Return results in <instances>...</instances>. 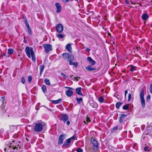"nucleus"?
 I'll return each instance as SVG.
<instances>
[{
    "label": "nucleus",
    "instance_id": "nucleus-1",
    "mask_svg": "<svg viewBox=\"0 0 152 152\" xmlns=\"http://www.w3.org/2000/svg\"><path fill=\"white\" fill-rule=\"evenodd\" d=\"M25 52L29 58H30L31 57L32 60L34 62L36 61V57L32 47L26 46L25 48Z\"/></svg>",
    "mask_w": 152,
    "mask_h": 152
},
{
    "label": "nucleus",
    "instance_id": "nucleus-2",
    "mask_svg": "<svg viewBox=\"0 0 152 152\" xmlns=\"http://www.w3.org/2000/svg\"><path fill=\"white\" fill-rule=\"evenodd\" d=\"M8 149L10 151L9 152H19L20 151V147L18 145H15L13 143H11L9 145Z\"/></svg>",
    "mask_w": 152,
    "mask_h": 152
},
{
    "label": "nucleus",
    "instance_id": "nucleus-3",
    "mask_svg": "<svg viewBox=\"0 0 152 152\" xmlns=\"http://www.w3.org/2000/svg\"><path fill=\"white\" fill-rule=\"evenodd\" d=\"M144 90L142 88L140 94V100L141 104L142 107L144 108L145 107V103L144 97Z\"/></svg>",
    "mask_w": 152,
    "mask_h": 152
},
{
    "label": "nucleus",
    "instance_id": "nucleus-4",
    "mask_svg": "<svg viewBox=\"0 0 152 152\" xmlns=\"http://www.w3.org/2000/svg\"><path fill=\"white\" fill-rule=\"evenodd\" d=\"M43 129V125L41 123H36L34 126V130L35 132H39Z\"/></svg>",
    "mask_w": 152,
    "mask_h": 152
},
{
    "label": "nucleus",
    "instance_id": "nucleus-5",
    "mask_svg": "<svg viewBox=\"0 0 152 152\" xmlns=\"http://www.w3.org/2000/svg\"><path fill=\"white\" fill-rule=\"evenodd\" d=\"M91 143L93 145L92 149H94V151H96L98 148L99 143L93 137L91 138Z\"/></svg>",
    "mask_w": 152,
    "mask_h": 152
},
{
    "label": "nucleus",
    "instance_id": "nucleus-6",
    "mask_svg": "<svg viewBox=\"0 0 152 152\" xmlns=\"http://www.w3.org/2000/svg\"><path fill=\"white\" fill-rule=\"evenodd\" d=\"M43 47L45 49V52L46 53H48L49 51L52 50V46L51 45L46 44L43 45Z\"/></svg>",
    "mask_w": 152,
    "mask_h": 152
},
{
    "label": "nucleus",
    "instance_id": "nucleus-7",
    "mask_svg": "<svg viewBox=\"0 0 152 152\" xmlns=\"http://www.w3.org/2000/svg\"><path fill=\"white\" fill-rule=\"evenodd\" d=\"M65 134H63L61 135L58 139V145L63 143L64 140L65 139Z\"/></svg>",
    "mask_w": 152,
    "mask_h": 152
},
{
    "label": "nucleus",
    "instance_id": "nucleus-8",
    "mask_svg": "<svg viewBox=\"0 0 152 152\" xmlns=\"http://www.w3.org/2000/svg\"><path fill=\"white\" fill-rule=\"evenodd\" d=\"M64 29V27L62 24L58 23L56 26L57 31L58 33H61Z\"/></svg>",
    "mask_w": 152,
    "mask_h": 152
},
{
    "label": "nucleus",
    "instance_id": "nucleus-9",
    "mask_svg": "<svg viewBox=\"0 0 152 152\" xmlns=\"http://www.w3.org/2000/svg\"><path fill=\"white\" fill-rule=\"evenodd\" d=\"M71 141L70 139H68L65 141L63 144L62 147L63 148H68L70 146Z\"/></svg>",
    "mask_w": 152,
    "mask_h": 152
},
{
    "label": "nucleus",
    "instance_id": "nucleus-10",
    "mask_svg": "<svg viewBox=\"0 0 152 152\" xmlns=\"http://www.w3.org/2000/svg\"><path fill=\"white\" fill-rule=\"evenodd\" d=\"M62 55L63 56V58L64 60H66L68 59L69 60V61L71 60V56H74L73 55H70L69 53H63Z\"/></svg>",
    "mask_w": 152,
    "mask_h": 152
},
{
    "label": "nucleus",
    "instance_id": "nucleus-11",
    "mask_svg": "<svg viewBox=\"0 0 152 152\" xmlns=\"http://www.w3.org/2000/svg\"><path fill=\"white\" fill-rule=\"evenodd\" d=\"M60 118L62 121L65 122L68 120L69 117L67 114H64L60 115Z\"/></svg>",
    "mask_w": 152,
    "mask_h": 152
},
{
    "label": "nucleus",
    "instance_id": "nucleus-12",
    "mask_svg": "<svg viewBox=\"0 0 152 152\" xmlns=\"http://www.w3.org/2000/svg\"><path fill=\"white\" fill-rule=\"evenodd\" d=\"M23 21H24V23L26 25V26L27 27V28L28 30V32L29 34L30 35H31L32 34V31L31 30L30 27L29 26V24L28 23L26 19V18H25V19H24L23 20Z\"/></svg>",
    "mask_w": 152,
    "mask_h": 152
},
{
    "label": "nucleus",
    "instance_id": "nucleus-13",
    "mask_svg": "<svg viewBox=\"0 0 152 152\" xmlns=\"http://www.w3.org/2000/svg\"><path fill=\"white\" fill-rule=\"evenodd\" d=\"M66 88L70 89V90L67 91L66 92V94L67 96H71L73 94V92L72 91V90L73 89L71 88L68 87H66Z\"/></svg>",
    "mask_w": 152,
    "mask_h": 152
},
{
    "label": "nucleus",
    "instance_id": "nucleus-14",
    "mask_svg": "<svg viewBox=\"0 0 152 152\" xmlns=\"http://www.w3.org/2000/svg\"><path fill=\"white\" fill-rule=\"evenodd\" d=\"M74 56H71V60L69 61V64L70 65H73L75 67H77L78 66V63L77 62H73L72 61L74 60Z\"/></svg>",
    "mask_w": 152,
    "mask_h": 152
},
{
    "label": "nucleus",
    "instance_id": "nucleus-15",
    "mask_svg": "<svg viewBox=\"0 0 152 152\" xmlns=\"http://www.w3.org/2000/svg\"><path fill=\"white\" fill-rule=\"evenodd\" d=\"M55 6L57 9V13H58L61 12V7L60 4L58 3H56L55 4Z\"/></svg>",
    "mask_w": 152,
    "mask_h": 152
},
{
    "label": "nucleus",
    "instance_id": "nucleus-16",
    "mask_svg": "<svg viewBox=\"0 0 152 152\" xmlns=\"http://www.w3.org/2000/svg\"><path fill=\"white\" fill-rule=\"evenodd\" d=\"M5 99V97L2 96L1 97V99L0 100L2 102V104L1 108H2V109L4 108L6 103V102H4Z\"/></svg>",
    "mask_w": 152,
    "mask_h": 152
},
{
    "label": "nucleus",
    "instance_id": "nucleus-17",
    "mask_svg": "<svg viewBox=\"0 0 152 152\" xmlns=\"http://www.w3.org/2000/svg\"><path fill=\"white\" fill-rule=\"evenodd\" d=\"M65 48L67 50L69 53H71L72 52V48L71 45L70 44H67L65 47Z\"/></svg>",
    "mask_w": 152,
    "mask_h": 152
},
{
    "label": "nucleus",
    "instance_id": "nucleus-18",
    "mask_svg": "<svg viewBox=\"0 0 152 152\" xmlns=\"http://www.w3.org/2000/svg\"><path fill=\"white\" fill-rule=\"evenodd\" d=\"M88 61L92 65H94L95 63L96 62L93 60L90 57H88L87 58Z\"/></svg>",
    "mask_w": 152,
    "mask_h": 152
},
{
    "label": "nucleus",
    "instance_id": "nucleus-19",
    "mask_svg": "<svg viewBox=\"0 0 152 152\" xmlns=\"http://www.w3.org/2000/svg\"><path fill=\"white\" fill-rule=\"evenodd\" d=\"M127 116V115L122 114L121 115V116L119 118V122L120 123H121L123 121V119L125 118Z\"/></svg>",
    "mask_w": 152,
    "mask_h": 152
},
{
    "label": "nucleus",
    "instance_id": "nucleus-20",
    "mask_svg": "<svg viewBox=\"0 0 152 152\" xmlns=\"http://www.w3.org/2000/svg\"><path fill=\"white\" fill-rule=\"evenodd\" d=\"M142 17L143 20L146 21L148 19L149 16L148 14L145 13L142 15Z\"/></svg>",
    "mask_w": 152,
    "mask_h": 152
},
{
    "label": "nucleus",
    "instance_id": "nucleus-21",
    "mask_svg": "<svg viewBox=\"0 0 152 152\" xmlns=\"http://www.w3.org/2000/svg\"><path fill=\"white\" fill-rule=\"evenodd\" d=\"M81 88H77L76 89V93L78 94V95H80L83 96V94L81 92Z\"/></svg>",
    "mask_w": 152,
    "mask_h": 152
},
{
    "label": "nucleus",
    "instance_id": "nucleus-22",
    "mask_svg": "<svg viewBox=\"0 0 152 152\" xmlns=\"http://www.w3.org/2000/svg\"><path fill=\"white\" fill-rule=\"evenodd\" d=\"M86 69L88 70L91 71L95 70L96 68L93 67L91 65H89L86 67Z\"/></svg>",
    "mask_w": 152,
    "mask_h": 152
},
{
    "label": "nucleus",
    "instance_id": "nucleus-23",
    "mask_svg": "<svg viewBox=\"0 0 152 152\" xmlns=\"http://www.w3.org/2000/svg\"><path fill=\"white\" fill-rule=\"evenodd\" d=\"M61 99H58L56 100H52L51 102L52 103L55 104H56L59 103L61 101Z\"/></svg>",
    "mask_w": 152,
    "mask_h": 152
},
{
    "label": "nucleus",
    "instance_id": "nucleus-24",
    "mask_svg": "<svg viewBox=\"0 0 152 152\" xmlns=\"http://www.w3.org/2000/svg\"><path fill=\"white\" fill-rule=\"evenodd\" d=\"M44 68H45V66L44 65H40L39 66V69H40V75H41V74H42V72H43V71L44 70Z\"/></svg>",
    "mask_w": 152,
    "mask_h": 152
},
{
    "label": "nucleus",
    "instance_id": "nucleus-25",
    "mask_svg": "<svg viewBox=\"0 0 152 152\" xmlns=\"http://www.w3.org/2000/svg\"><path fill=\"white\" fill-rule=\"evenodd\" d=\"M76 100H77V103L78 104H80L81 102H83V99L81 97L78 98L77 97L76 98Z\"/></svg>",
    "mask_w": 152,
    "mask_h": 152
},
{
    "label": "nucleus",
    "instance_id": "nucleus-26",
    "mask_svg": "<svg viewBox=\"0 0 152 152\" xmlns=\"http://www.w3.org/2000/svg\"><path fill=\"white\" fill-rule=\"evenodd\" d=\"M16 127L14 126H11L10 127V131L11 132H13L15 131Z\"/></svg>",
    "mask_w": 152,
    "mask_h": 152
},
{
    "label": "nucleus",
    "instance_id": "nucleus-27",
    "mask_svg": "<svg viewBox=\"0 0 152 152\" xmlns=\"http://www.w3.org/2000/svg\"><path fill=\"white\" fill-rule=\"evenodd\" d=\"M14 51V50L11 48H9L8 50L7 54L9 55L12 54Z\"/></svg>",
    "mask_w": 152,
    "mask_h": 152
},
{
    "label": "nucleus",
    "instance_id": "nucleus-28",
    "mask_svg": "<svg viewBox=\"0 0 152 152\" xmlns=\"http://www.w3.org/2000/svg\"><path fill=\"white\" fill-rule=\"evenodd\" d=\"M123 104L122 103L120 102H117L116 104V107L117 109H119L120 106Z\"/></svg>",
    "mask_w": 152,
    "mask_h": 152
},
{
    "label": "nucleus",
    "instance_id": "nucleus-29",
    "mask_svg": "<svg viewBox=\"0 0 152 152\" xmlns=\"http://www.w3.org/2000/svg\"><path fill=\"white\" fill-rule=\"evenodd\" d=\"M130 66L131 67V68L130 69V70L132 72H133L134 70H135L137 68L136 66H134L132 65H130Z\"/></svg>",
    "mask_w": 152,
    "mask_h": 152
},
{
    "label": "nucleus",
    "instance_id": "nucleus-30",
    "mask_svg": "<svg viewBox=\"0 0 152 152\" xmlns=\"http://www.w3.org/2000/svg\"><path fill=\"white\" fill-rule=\"evenodd\" d=\"M44 82L48 86L50 85V80L48 79H45L44 80Z\"/></svg>",
    "mask_w": 152,
    "mask_h": 152
},
{
    "label": "nucleus",
    "instance_id": "nucleus-31",
    "mask_svg": "<svg viewBox=\"0 0 152 152\" xmlns=\"http://www.w3.org/2000/svg\"><path fill=\"white\" fill-rule=\"evenodd\" d=\"M118 126H116L114 127L112 129H111V132H113L115 131L118 129Z\"/></svg>",
    "mask_w": 152,
    "mask_h": 152
},
{
    "label": "nucleus",
    "instance_id": "nucleus-32",
    "mask_svg": "<svg viewBox=\"0 0 152 152\" xmlns=\"http://www.w3.org/2000/svg\"><path fill=\"white\" fill-rule=\"evenodd\" d=\"M42 89L43 92H46V87L45 85H43L42 86Z\"/></svg>",
    "mask_w": 152,
    "mask_h": 152
},
{
    "label": "nucleus",
    "instance_id": "nucleus-33",
    "mask_svg": "<svg viewBox=\"0 0 152 152\" xmlns=\"http://www.w3.org/2000/svg\"><path fill=\"white\" fill-rule=\"evenodd\" d=\"M104 99L102 97H100L98 99L99 101L101 103L104 102Z\"/></svg>",
    "mask_w": 152,
    "mask_h": 152
},
{
    "label": "nucleus",
    "instance_id": "nucleus-34",
    "mask_svg": "<svg viewBox=\"0 0 152 152\" xmlns=\"http://www.w3.org/2000/svg\"><path fill=\"white\" fill-rule=\"evenodd\" d=\"M91 105L93 108H96L98 107V104L96 103H91Z\"/></svg>",
    "mask_w": 152,
    "mask_h": 152
},
{
    "label": "nucleus",
    "instance_id": "nucleus-35",
    "mask_svg": "<svg viewBox=\"0 0 152 152\" xmlns=\"http://www.w3.org/2000/svg\"><path fill=\"white\" fill-rule=\"evenodd\" d=\"M123 108L124 110H127L129 109V106L128 104H126L123 107Z\"/></svg>",
    "mask_w": 152,
    "mask_h": 152
},
{
    "label": "nucleus",
    "instance_id": "nucleus-36",
    "mask_svg": "<svg viewBox=\"0 0 152 152\" xmlns=\"http://www.w3.org/2000/svg\"><path fill=\"white\" fill-rule=\"evenodd\" d=\"M32 77L31 76H28V81L29 83H31L32 81Z\"/></svg>",
    "mask_w": 152,
    "mask_h": 152
},
{
    "label": "nucleus",
    "instance_id": "nucleus-37",
    "mask_svg": "<svg viewBox=\"0 0 152 152\" xmlns=\"http://www.w3.org/2000/svg\"><path fill=\"white\" fill-rule=\"evenodd\" d=\"M58 37L61 38V39H62L64 37V36L61 34H59L57 36Z\"/></svg>",
    "mask_w": 152,
    "mask_h": 152
},
{
    "label": "nucleus",
    "instance_id": "nucleus-38",
    "mask_svg": "<svg viewBox=\"0 0 152 152\" xmlns=\"http://www.w3.org/2000/svg\"><path fill=\"white\" fill-rule=\"evenodd\" d=\"M21 82L23 83L24 84L25 83L26 81L25 79H24L23 77H21Z\"/></svg>",
    "mask_w": 152,
    "mask_h": 152
},
{
    "label": "nucleus",
    "instance_id": "nucleus-39",
    "mask_svg": "<svg viewBox=\"0 0 152 152\" xmlns=\"http://www.w3.org/2000/svg\"><path fill=\"white\" fill-rule=\"evenodd\" d=\"M131 98V94L129 93V94L128 96V102H129L130 101Z\"/></svg>",
    "mask_w": 152,
    "mask_h": 152
},
{
    "label": "nucleus",
    "instance_id": "nucleus-40",
    "mask_svg": "<svg viewBox=\"0 0 152 152\" xmlns=\"http://www.w3.org/2000/svg\"><path fill=\"white\" fill-rule=\"evenodd\" d=\"M75 136H73L72 137H70V138H69V139H70V140L71 141L72 140V141L73 142L74 140L75 139Z\"/></svg>",
    "mask_w": 152,
    "mask_h": 152
},
{
    "label": "nucleus",
    "instance_id": "nucleus-41",
    "mask_svg": "<svg viewBox=\"0 0 152 152\" xmlns=\"http://www.w3.org/2000/svg\"><path fill=\"white\" fill-rule=\"evenodd\" d=\"M151 98V96L150 95H148L147 96V98H146V101H149Z\"/></svg>",
    "mask_w": 152,
    "mask_h": 152
},
{
    "label": "nucleus",
    "instance_id": "nucleus-42",
    "mask_svg": "<svg viewBox=\"0 0 152 152\" xmlns=\"http://www.w3.org/2000/svg\"><path fill=\"white\" fill-rule=\"evenodd\" d=\"M77 152H83V150L81 148H79L77 150Z\"/></svg>",
    "mask_w": 152,
    "mask_h": 152
},
{
    "label": "nucleus",
    "instance_id": "nucleus-43",
    "mask_svg": "<svg viewBox=\"0 0 152 152\" xmlns=\"http://www.w3.org/2000/svg\"><path fill=\"white\" fill-rule=\"evenodd\" d=\"M80 78V77H74V79L73 80H76L77 81H78L79 80V79Z\"/></svg>",
    "mask_w": 152,
    "mask_h": 152
},
{
    "label": "nucleus",
    "instance_id": "nucleus-44",
    "mask_svg": "<svg viewBox=\"0 0 152 152\" xmlns=\"http://www.w3.org/2000/svg\"><path fill=\"white\" fill-rule=\"evenodd\" d=\"M150 92L152 94V84H151L150 85Z\"/></svg>",
    "mask_w": 152,
    "mask_h": 152
},
{
    "label": "nucleus",
    "instance_id": "nucleus-45",
    "mask_svg": "<svg viewBox=\"0 0 152 152\" xmlns=\"http://www.w3.org/2000/svg\"><path fill=\"white\" fill-rule=\"evenodd\" d=\"M61 75L64 78H66L67 77L66 76L64 73H61Z\"/></svg>",
    "mask_w": 152,
    "mask_h": 152
},
{
    "label": "nucleus",
    "instance_id": "nucleus-46",
    "mask_svg": "<svg viewBox=\"0 0 152 152\" xmlns=\"http://www.w3.org/2000/svg\"><path fill=\"white\" fill-rule=\"evenodd\" d=\"M86 121L88 122H91V120H90V118H87L86 119Z\"/></svg>",
    "mask_w": 152,
    "mask_h": 152
},
{
    "label": "nucleus",
    "instance_id": "nucleus-47",
    "mask_svg": "<svg viewBox=\"0 0 152 152\" xmlns=\"http://www.w3.org/2000/svg\"><path fill=\"white\" fill-rule=\"evenodd\" d=\"M127 93H128V91L127 90L125 91L124 96L125 97H126V94Z\"/></svg>",
    "mask_w": 152,
    "mask_h": 152
},
{
    "label": "nucleus",
    "instance_id": "nucleus-48",
    "mask_svg": "<svg viewBox=\"0 0 152 152\" xmlns=\"http://www.w3.org/2000/svg\"><path fill=\"white\" fill-rule=\"evenodd\" d=\"M70 122L69 121H67L66 122V124L67 125H70Z\"/></svg>",
    "mask_w": 152,
    "mask_h": 152
},
{
    "label": "nucleus",
    "instance_id": "nucleus-49",
    "mask_svg": "<svg viewBox=\"0 0 152 152\" xmlns=\"http://www.w3.org/2000/svg\"><path fill=\"white\" fill-rule=\"evenodd\" d=\"M86 50L88 52H89L90 51V49L88 48H86Z\"/></svg>",
    "mask_w": 152,
    "mask_h": 152
},
{
    "label": "nucleus",
    "instance_id": "nucleus-50",
    "mask_svg": "<svg viewBox=\"0 0 152 152\" xmlns=\"http://www.w3.org/2000/svg\"><path fill=\"white\" fill-rule=\"evenodd\" d=\"M144 151H147V148L146 147H145L144 148Z\"/></svg>",
    "mask_w": 152,
    "mask_h": 152
},
{
    "label": "nucleus",
    "instance_id": "nucleus-51",
    "mask_svg": "<svg viewBox=\"0 0 152 152\" xmlns=\"http://www.w3.org/2000/svg\"><path fill=\"white\" fill-rule=\"evenodd\" d=\"M125 2L126 4H129V1H128V0H126V1H125Z\"/></svg>",
    "mask_w": 152,
    "mask_h": 152
},
{
    "label": "nucleus",
    "instance_id": "nucleus-52",
    "mask_svg": "<svg viewBox=\"0 0 152 152\" xmlns=\"http://www.w3.org/2000/svg\"><path fill=\"white\" fill-rule=\"evenodd\" d=\"M66 1V2H69L70 0H65Z\"/></svg>",
    "mask_w": 152,
    "mask_h": 152
},
{
    "label": "nucleus",
    "instance_id": "nucleus-53",
    "mask_svg": "<svg viewBox=\"0 0 152 152\" xmlns=\"http://www.w3.org/2000/svg\"><path fill=\"white\" fill-rule=\"evenodd\" d=\"M79 1L80 2H82L83 1V0H79Z\"/></svg>",
    "mask_w": 152,
    "mask_h": 152
},
{
    "label": "nucleus",
    "instance_id": "nucleus-54",
    "mask_svg": "<svg viewBox=\"0 0 152 152\" xmlns=\"http://www.w3.org/2000/svg\"><path fill=\"white\" fill-rule=\"evenodd\" d=\"M122 126H121V128H119V129L121 130L122 129Z\"/></svg>",
    "mask_w": 152,
    "mask_h": 152
},
{
    "label": "nucleus",
    "instance_id": "nucleus-55",
    "mask_svg": "<svg viewBox=\"0 0 152 152\" xmlns=\"http://www.w3.org/2000/svg\"><path fill=\"white\" fill-rule=\"evenodd\" d=\"M122 72H124V73H125V71H122Z\"/></svg>",
    "mask_w": 152,
    "mask_h": 152
},
{
    "label": "nucleus",
    "instance_id": "nucleus-56",
    "mask_svg": "<svg viewBox=\"0 0 152 152\" xmlns=\"http://www.w3.org/2000/svg\"><path fill=\"white\" fill-rule=\"evenodd\" d=\"M75 1H77V2L78 3V1L77 0H75Z\"/></svg>",
    "mask_w": 152,
    "mask_h": 152
},
{
    "label": "nucleus",
    "instance_id": "nucleus-57",
    "mask_svg": "<svg viewBox=\"0 0 152 152\" xmlns=\"http://www.w3.org/2000/svg\"><path fill=\"white\" fill-rule=\"evenodd\" d=\"M84 123H85L86 124V122L85 121H84Z\"/></svg>",
    "mask_w": 152,
    "mask_h": 152
},
{
    "label": "nucleus",
    "instance_id": "nucleus-58",
    "mask_svg": "<svg viewBox=\"0 0 152 152\" xmlns=\"http://www.w3.org/2000/svg\"><path fill=\"white\" fill-rule=\"evenodd\" d=\"M6 148H5V149H4L5 151L6 150Z\"/></svg>",
    "mask_w": 152,
    "mask_h": 152
},
{
    "label": "nucleus",
    "instance_id": "nucleus-59",
    "mask_svg": "<svg viewBox=\"0 0 152 152\" xmlns=\"http://www.w3.org/2000/svg\"><path fill=\"white\" fill-rule=\"evenodd\" d=\"M14 142V141H12V142Z\"/></svg>",
    "mask_w": 152,
    "mask_h": 152
}]
</instances>
